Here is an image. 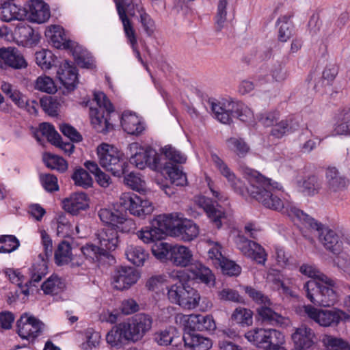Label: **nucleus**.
Returning <instances> with one entry per match:
<instances>
[{"label":"nucleus","instance_id":"nucleus-7","mask_svg":"<svg viewBox=\"0 0 350 350\" xmlns=\"http://www.w3.org/2000/svg\"><path fill=\"white\" fill-rule=\"evenodd\" d=\"M211 160L215 165V167L219 170L220 174L226 178L227 181L228 182L230 186L232 187V189L237 193L243 196L245 191V185L243 183L241 180L238 178L234 173L230 169V167L228 166V165L224 161L223 159H221L217 154L212 153L211 154ZM257 172L259 176H261L264 177L265 179L268 180L271 184L277 183V182L272 181L270 178H267L265 176H262L261 174H260L258 171L254 170L251 168H245V174L247 176V178L249 180L250 185L248 187L246 188V191L250 194V196L257 200L258 202H260L256 198L252 196L251 192L250 191V187L254 185L253 183L257 180L258 176H253L252 175V173L251 172ZM278 185H280L278 183ZM280 185L278 186V190L280 189ZM276 189H273V193L277 196L275 193V190Z\"/></svg>","mask_w":350,"mask_h":350},{"label":"nucleus","instance_id":"nucleus-9","mask_svg":"<svg viewBox=\"0 0 350 350\" xmlns=\"http://www.w3.org/2000/svg\"><path fill=\"white\" fill-rule=\"evenodd\" d=\"M167 289V295L170 301L184 309H194L199 304L200 300L199 293L189 285L178 282L171 285Z\"/></svg>","mask_w":350,"mask_h":350},{"label":"nucleus","instance_id":"nucleus-47","mask_svg":"<svg viewBox=\"0 0 350 350\" xmlns=\"http://www.w3.org/2000/svg\"><path fill=\"white\" fill-rule=\"evenodd\" d=\"M228 0H219L217 6V12L214 17L215 27L217 31H221L225 26L227 21L226 8Z\"/></svg>","mask_w":350,"mask_h":350},{"label":"nucleus","instance_id":"nucleus-38","mask_svg":"<svg viewBox=\"0 0 350 350\" xmlns=\"http://www.w3.org/2000/svg\"><path fill=\"white\" fill-rule=\"evenodd\" d=\"M42 258V260L40 262L34 263L30 268V280L27 281L25 283L26 287H28L29 284L30 285L35 286L36 283L39 282L42 278L47 273L48 267L42 254L39 255ZM22 293L25 295L29 294V289L26 288L22 290Z\"/></svg>","mask_w":350,"mask_h":350},{"label":"nucleus","instance_id":"nucleus-28","mask_svg":"<svg viewBox=\"0 0 350 350\" xmlns=\"http://www.w3.org/2000/svg\"><path fill=\"white\" fill-rule=\"evenodd\" d=\"M186 327L192 332L213 331L216 325L211 315L191 314L186 320Z\"/></svg>","mask_w":350,"mask_h":350},{"label":"nucleus","instance_id":"nucleus-24","mask_svg":"<svg viewBox=\"0 0 350 350\" xmlns=\"http://www.w3.org/2000/svg\"><path fill=\"white\" fill-rule=\"evenodd\" d=\"M168 260L176 267H187L193 263V256L188 247L174 245L171 246Z\"/></svg>","mask_w":350,"mask_h":350},{"label":"nucleus","instance_id":"nucleus-12","mask_svg":"<svg viewBox=\"0 0 350 350\" xmlns=\"http://www.w3.org/2000/svg\"><path fill=\"white\" fill-rule=\"evenodd\" d=\"M117 12L123 25L125 36L131 47L137 45V39L133 23L126 13L134 15V3L133 0H114Z\"/></svg>","mask_w":350,"mask_h":350},{"label":"nucleus","instance_id":"nucleus-5","mask_svg":"<svg viewBox=\"0 0 350 350\" xmlns=\"http://www.w3.org/2000/svg\"><path fill=\"white\" fill-rule=\"evenodd\" d=\"M304 289L307 298L316 306L330 307L338 301L335 283L331 279L310 280L304 284Z\"/></svg>","mask_w":350,"mask_h":350},{"label":"nucleus","instance_id":"nucleus-23","mask_svg":"<svg viewBox=\"0 0 350 350\" xmlns=\"http://www.w3.org/2000/svg\"><path fill=\"white\" fill-rule=\"evenodd\" d=\"M325 177L326 188L329 193L344 191L349 185V180L335 167H328L325 170Z\"/></svg>","mask_w":350,"mask_h":350},{"label":"nucleus","instance_id":"nucleus-56","mask_svg":"<svg viewBox=\"0 0 350 350\" xmlns=\"http://www.w3.org/2000/svg\"><path fill=\"white\" fill-rule=\"evenodd\" d=\"M81 251L85 258L92 261L99 260L101 256H106L103 248L92 243H87L81 248Z\"/></svg>","mask_w":350,"mask_h":350},{"label":"nucleus","instance_id":"nucleus-19","mask_svg":"<svg viewBox=\"0 0 350 350\" xmlns=\"http://www.w3.org/2000/svg\"><path fill=\"white\" fill-rule=\"evenodd\" d=\"M124 323L127 329L131 332V341L135 342L142 339L150 329L152 320L149 315L140 313Z\"/></svg>","mask_w":350,"mask_h":350},{"label":"nucleus","instance_id":"nucleus-1","mask_svg":"<svg viewBox=\"0 0 350 350\" xmlns=\"http://www.w3.org/2000/svg\"><path fill=\"white\" fill-rule=\"evenodd\" d=\"M250 172L252 173V175L258 176V179H256L254 185L250 187V191L260 203L267 208L279 211L288 215L292 220L297 219L303 224L316 230L318 232L319 241L326 250L334 254L340 252L342 243L335 231L319 223L303 211L297 208L292 202L282 200L278 196H275L273 193V189H278V183L271 184L268 180L259 176L257 172Z\"/></svg>","mask_w":350,"mask_h":350},{"label":"nucleus","instance_id":"nucleus-11","mask_svg":"<svg viewBox=\"0 0 350 350\" xmlns=\"http://www.w3.org/2000/svg\"><path fill=\"white\" fill-rule=\"evenodd\" d=\"M119 203L124 209L136 217L144 218L154 210L152 204L144 197L139 196L133 192L123 193L120 197Z\"/></svg>","mask_w":350,"mask_h":350},{"label":"nucleus","instance_id":"nucleus-25","mask_svg":"<svg viewBox=\"0 0 350 350\" xmlns=\"http://www.w3.org/2000/svg\"><path fill=\"white\" fill-rule=\"evenodd\" d=\"M292 340L296 350H307L314 344L315 334L311 328L301 325L292 334Z\"/></svg>","mask_w":350,"mask_h":350},{"label":"nucleus","instance_id":"nucleus-15","mask_svg":"<svg viewBox=\"0 0 350 350\" xmlns=\"http://www.w3.org/2000/svg\"><path fill=\"white\" fill-rule=\"evenodd\" d=\"M238 249L244 256L255 261L259 265H264L267 260V253L259 243L239 236L237 241Z\"/></svg>","mask_w":350,"mask_h":350},{"label":"nucleus","instance_id":"nucleus-30","mask_svg":"<svg viewBox=\"0 0 350 350\" xmlns=\"http://www.w3.org/2000/svg\"><path fill=\"white\" fill-rule=\"evenodd\" d=\"M107 342L112 347H121L125 342L131 340V332L127 329L125 323L114 326L106 336Z\"/></svg>","mask_w":350,"mask_h":350},{"label":"nucleus","instance_id":"nucleus-35","mask_svg":"<svg viewBox=\"0 0 350 350\" xmlns=\"http://www.w3.org/2000/svg\"><path fill=\"white\" fill-rule=\"evenodd\" d=\"M182 340L184 341L185 347L193 350H208L212 347L210 339L200 336L190 330L185 332Z\"/></svg>","mask_w":350,"mask_h":350},{"label":"nucleus","instance_id":"nucleus-52","mask_svg":"<svg viewBox=\"0 0 350 350\" xmlns=\"http://www.w3.org/2000/svg\"><path fill=\"white\" fill-rule=\"evenodd\" d=\"M15 33L18 35L22 41L35 43L38 40V34H36L33 28L28 25H18Z\"/></svg>","mask_w":350,"mask_h":350},{"label":"nucleus","instance_id":"nucleus-39","mask_svg":"<svg viewBox=\"0 0 350 350\" xmlns=\"http://www.w3.org/2000/svg\"><path fill=\"white\" fill-rule=\"evenodd\" d=\"M125 255L129 261L134 265L141 267L149 258V253L142 246L129 245L125 250Z\"/></svg>","mask_w":350,"mask_h":350},{"label":"nucleus","instance_id":"nucleus-16","mask_svg":"<svg viewBox=\"0 0 350 350\" xmlns=\"http://www.w3.org/2000/svg\"><path fill=\"white\" fill-rule=\"evenodd\" d=\"M306 314L321 326L337 325L345 312L342 310H322L308 305L304 307Z\"/></svg>","mask_w":350,"mask_h":350},{"label":"nucleus","instance_id":"nucleus-31","mask_svg":"<svg viewBox=\"0 0 350 350\" xmlns=\"http://www.w3.org/2000/svg\"><path fill=\"white\" fill-rule=\"evenodd\" d=\"M120 122L123 130L128 134L139 135L145 130L144 124L135 113H123Z\"/></svg>","mask_w":350,"mask_h":350},{"label":"nucleus","instance_id":"nucleus-3","mask_svg":"<svg viewBox=\"0 0 350 350\" xmlns=\"http://www.w3.org/2000/svg\"><path fill=\"white\" fill-rule=\"evenodd\" d=\"M98 215L103 223L111 226L102 229L97 234L99 246L107 256L108 252L114 250L118 245V231L129 233L136 228V225L132 219L127 218L126 214L117 209L100 208Z\"/></svg>","mask_w":350,"mask_h":350},{"label":"nucleus","instance_id":"nucleus-6","mask_svg":"<svg viewBox=\"0 0 350 350\" xmlns=\"http://www.w3.org/2000/svg\"><path fill=\"white\" fill-rule=\"evenodd\" d=\"M93 102L96 103V106L90 107L91 124L98 133L106 134L113 129L111 122L113 106L102 92H94Z\"/></svg>","mask_w":350,"mask_h":350},{"label":"nucleus","instance_id":"nucleus-44","mask_svg":"<svg viewBox=\"0 0 350 350\" xmlns=\"http://www.w3.org/2000/svg\"><path fill=\"white\" fill-rule=\"evenodd\" d=\"M64 287V282L56 275H52L42 284V291L47 295H57Z\"/></svg>","mask_w":350,"mask_h":350},{"label":"nucleus","instance_id":"nucleus-32","mask_svg":"<svg viewBox=\"0 0 350 350\" xmlns=\"http://www.w3.org/2000/svg\"><path fill=\"white\" fill-rule=\"evenodd\" d=\"M66 211L72 215H77L80 211L88 208L87 195L85 193H75L63 201Z\"/></svg>","mask_w":350,"mask_h":350},{"label":"nucleus","instance_id":"nucleus-17","mask_svg":"<svg viewBox=\"0 0 350 350\" xmlns=\"http://www.w3.org/2000/svg\"><path fill=\"white\" fill-rule=\"evenodd\" d=\"M197 204L206 213L212 224L217 228L222 226L223 220L226 215L224 209L212 199L200 196L196 200Z\"/></svg>","mask_w":350,"mask_h":350},{"label":"nucleus","instance_id":"nucleus-18","mask_svg":"<svg viewBox=\"0 0 350 350\" xmlns=\"http://www.w3.org/2000/svg\"><path fill=\"white\" fill-rule=\"evenodd\" d=\"M139 278L137 270L131 267H120L113 272L111 284L113 288L123 291L135 284Z\"/></svg>","mask_w":350,"mask_h":350},{"label":"nucleus","instance_id":"nucleus-43","mask_svg":"<svg viewBox=\"0 0 350 350\" xmlns=\"http://www.w3.org/2000/svg\"><path fill=\"white\" fill-rule=\"evenodd\" d=\"M231 320L241 326H250L253 323V312L248 308L237 307L231 315Z\"/></svg>","mask_w":350,"mask_h":350},{"label":"nucleus","instance_id":"nucleus-57","mask_svg":"<svg viewBox=\"0 0 350 350\" xmlns=\"http://www.w3.org/2000/svg\"><path fill=\"white\" fill-rule=\"evenodd\" d=\"M217 296L219 299L221 301L240 304L245 303L244 298L239 295L237 291L234 289L224 288L217 292Z\"/></svg>","mask_w":350,"mask_h":350},{"label":"nucleus","instance_id":"nucleus-45","mask_svg":"<svg viewBox=\"0 0 350 350\" xmlns=\"http://www.w3.org/2000/svg\"><path fill=\"white\" fill-rule=\"evenodd\" d=\"M307 133H310V136L313 135V133L311 130H308V127L305 131H303L299 136V140L300 142L304 141L303 143H300L299 148L302 153H310L314 150L318 145H319L322 141V139L316 137L315 139H306Z\"/></svg>","mask_w":350,"mask_h":350},{"label":"nucleus","instance_id":"nucleus-62","mask_svg":"<svg viewBox=\"0 0 350 350\" xmlns=\"http://www.w3.org/2000/svg\"><path fill=\"white\" fill-rule=\"evenodd\" d=\"M40 105L49 116H56L57 115L59 104L56 98L51 96H44L40 99Z\"/></svg>","mask_w":350,"mask_h":350},{"label":"nucleus","instance_id":"nucleus-40","mask_svg":"<svg viewBox=\"0 0 350 350\" xmlns=\"http://www.w3.org/2000/svg\"><path fill=\"white\" fill-rule=\"evenodd\" d=\"M163 170L170 178L172 184L181 187L187 184L186 174L176 165L167 163L163 167Z\"/></svg>","mask_w":350,"mask_h":350},{"label":"nucleus","instance_id":"nucleus-53","mask_svg":"<svg viewBox=\"0 0 350 350\" xmlns=\"http://www.w3.org/2000/svg\"><path fill=\"white\" fill-rule=\"evenodd\" d=\"M244 292L251 298L256 304L260 306L262 304H272L268 296L265 295L262 291H258L252 286H243Z\"/></svg>","mask_w":350,"mask_h":350},{"label":"nucleus","instance_id":"nucleus-21","mask_svg":"<svg viewBox=\"0 0 350 350\" xmlns=\"http://www.w3.org/2000/svg\"><path fill=\"white\" fill-rule=\"evenodd\" d=\"M156 224H154V219L152 222V226L150 227H146L145 228H142L137 232V237L142 240L144 243H152V254L157 258L161 260H168L170 256V250H171L172 245L168 244L167 243L163 242L162 240L164 238H161L156 239L153 238L152 240L149 241H145L144 239H142V232L150 231L156 228Z\"/></svg>","mask_w":350,"mask_h":350},{"label":"nucleus","instance_id":"nucleus-22","mask_svg":"<svg viewBox=\"0 0 350 350\" xmlns=\"http://www.w3.org/2000/svg\"><path fill=\"white\" fill-rule=\"evenodd\" d=\"M188 278L208 286L215 284V277L212 271L199 261L193 262L187 269Z\"/></svg>","mask_w":350,"mask_h":350},{"label":"nucleus","instance_id":"nucleus-14","mask_svg":"<svg viewBox=\"0 0 350 350\" xmlns=\"http://www.w3.org/2000/svg\"><path fill=\"white\" fill-rule=\"evenodd\" d=\"M245 337L258 348L265 350L271 345H277L282 339V334L275 329L254 328L247 332Z\"/></svg>","mask_w":350,"mask_h":350},{"label":"nucleus","instance_id":"nucleus-50","mask_svg":"<svg viewBox=\"0 0 350 350\" xmlns=\"http://www.w3.org/2000/svg\"><path fill=\"white\" fill-rule=\"evenodd\" d=\"M226 142L229 149L239 157H244L250 151V146L242 138L230 137Z\"/></svg>","mask_w":350,"mask_h":350},{"label":"nucleus","instance_id":"nucleus-20","mask_svg":"<svg viewBox=\"0 0 350 350\" xmlns=\"http://www.w3.org/2000/svg\"><path fill=\"white\" fill-rule=\"evenodd\" d=\"M27 66V62L18 50L14 47H0V68L21 69Z\"/></svg>","mask_w":350,"mask_h":350},{"label":"nucleus","instance_id":"nucleus-10","mask_svg":"<svg viewBox=\"0 0 350 350\" xmlns=\"http://www.w3.org/2000/svg\"><path fill=\"white\" fill-rule=\"evenodd\" d=\"M132 154L129 162L139 170H144L146 167L153 170H159L162 168L161 156L156 150L150 147H142L138 143H132L129 146Z\"/></svg>","mask_w":350,"mask_h":350},{"label":"nucleus","instance_id":"nucleus-37","mask_svg":"<svg viewBox=\"0 0 350 350\" xmlns=\"http://www.w3.org/2000/svg\"><path fill=\"white\" fill-rule=\"evenodd\" d=\"M299 120L297 118L291 117L282 120L273 125L271 129V135L276 138H281L285 134L291 133L298 129Z\"/></svg>","mask_w":350,"mask_h":350},{"label":"nucleus","instance_id":"nucleus-49","mask_svg":"<svg viewBox=\"0 0 350 350\" xmlns=\"http://www.w3.org/2000/svg\"><path fill=\"white\" fill-rule=\"evenodd\" d=\"M135 10L139 14L140 22L144 30L148 36H150L153 33L154 29V21L152 19L150 16L145 12L144 8L140 4H134V11Z\"/></svg>","mask_w":350,"mask_h":350},{"label":"nucleus","instance_id":"nucleus-61","mask_svg":"<svg viewBox=\"0 0 350 350\" xmlns=\"http://www.w3.org/2000/svg\"><path fill=\"white\" fill-rule=\"evenodd\" d=\"M162 153L167 159L176 163H184L187 160V157L184 154L171 145L163 147Z\"/></svg>","mask_w":350,"mask_h":350},{"label":"nucleus","instance_id":"nucleus-13","mask_svg":"<svg viewBox=\"0 0 350 350\" xmlns=\"http://www.w3.org/2000/svg\"><path fill=\"white\" fill-rule=\"evenodd\" d=\"M44 323L28 313L21 314L16 321V332L22 339L34 340L42 332Z\"/></svg>","mask_w":350,"mask_h":350},{"label":"nucleus","instance_id":"nucleus-41","mask_svg":"<svg viewBox=\"0 0 350 350\" xmlns=\"http://www.w3.org/2000/svg\"><path fill=\"white\" fill-rule=\"evenodd\" d=\"M336 122L334 132L336 135H350V116L342 109H338L335 115Z\"/></svg>","mask_w":350,"mask_h":350},{"label":"nucleus","instance_id":"nucleus-64","mask_svg":"<svg viewBox=\"0 0 350 350\" xmlns=\"http://www.w3.org/2000/svg\"><path fill=\"white\" fill-rule=\"evenodd\" d=\"M40 131L42 135L45 136L53 144L58 142V139H61L59 134L55 131L54 126L49 123L40 124Z\"/></svg>","mask_w":350,"mask_h":350},{"label":"nucleus","instance_id":"nucleus-55","mask_svg":"<svg viewBox=\"0 0 350 350\" xmlns=\"http://www.w3.org/2000/svg\"><path fill=\"white\" fill-rule=\"evenodd\" d=\"M18 239L14 235L0 236V252L10 253L19 247Z\"/></svg>","mask_w":350,"mask_h":350},{"label":"nucleus","instance_id":"nucleus-63","mask_svg":"<svg viewBox=\"0 0 350 350\" xmlns=\"http://www.w3.org/2000/svg\"><path fill=\"white\" fill-rule=\"evenodd\" d=\"M324 343L328 350H350V345L342 338L327 336Z\"/></svg>","mask_w":350,"mask_h":350},{"label":"nucleus","instance_id":"nucleus-8","mask_svg":"<svg viewBox=\"0 0 350 350\" xmlns=\"http://www.w3.org/2000/svg\"><path fill=\"white\" fill-rule=\"evenodd\" d=\"M97 154L101 167L111 172L113 176L120 177L129 172V164L116 148L102 144L97 148Z\"/></svg>","mask_w":350,"mask_h":350},{"label":"nucleus","instance_id":"nucleus-48","mask_svg":"<svg viewBox=\"0 0 350 350\" xmlns=\"http://www.w3.org/2000/svg\"><path fill=\"white\" fill-rule=\"evenodd\" d=\"M321 186V179L316 175H310L303 181V192L308 196H314L319 192Z\"/></svg>","mask_w":350,"mask_h":350},{"label":"nucleus","instance_id":"nucleus-4","mask_svg":"<svg viewBox=\"0 0 350 350\" xmlns=\"http://www.w3.org/2000/svg\"><path fill=\"white\" fill-rule=\"evenodd\" d=\"M44 34L54 47L69 49L79 66L85 68L93 67L94 59L91 54L77 43L67 39L61 26L51 25L46 29Z\"/></svg>","mask_w":350,"mask_h":350},{"label":"nucleus","instance_id":"nucleus-54","mask_svg":"<svg viewBox=\"0 0 350 350\" xmlns=\"http://www.w3.org/2000/svg\"><path fill=\"white\" fill-rule=\"evenodd\" d=\"M72 179L76 185L83 188H88L92 185V177L85 170L81 167L76 169L72 175Z\"/></svg>","mask_w":350,"mask_h":350},{"label":"nucleus","instance_id":"nucleus-46","mask_svg":"<svg viewBox=\"0 0 350 350\" xmlns=\"http://www.w3.org/2000/svg\"><path fill=\"white\" fill-rule=\"evenodd\" d=\"M71 256V246L70 243L66 241L60 242L57 250L55 251V263L59 266L68 264Z\"/></svg>","mask_w":350,"mask_h":350},{"label":"nucleus","instance_id":"nucleus-27","mask_svg":"<svg viewBox=\"0 0 350 350\" xmlns=\"http://www.w3.org/2000/svg\"><path fill=\"white\" fill-rule=\"evenodd\" d=\"M237 102L224 100L211 103V110L215 118L223 124H230L232 122L233 109L237 107Z\"/></svg>","mask_w":350,"mask_h":350},{"label":"nucleus","instance_id":"nucleus-51","mask_svg":"<svg viewBox=\"0 0 350 350\" xmlns=\"http://www.w3.org/2000/svg\"><path fill=\"white\" fill-rule=\"evenodd\" d=\"M44 161L47 167L64 172L68 169V164L62 157L47 154L44 157Z\"/></svg>","mask_w":350,"mask_h":350},{"label":"nucleus","instance_id":"nucleus-33","mask_svg":"<svg viewBox=\"0 0 350 350\" xmlns=\"http://www.w3.org/2000/svg\"><path fill=\"white\" fill-rule=\"evenodd\" d=\"M25 16L26 10L12 1H5L0 7V19L3 21H21Z\"/></svg>","mask_w":350,"mask_h":350},{"label":"nucleus","instance_id":"nucleus-59","mask_svg":"<svg viewBox=\"0 0 350 350\" xmlns=\"http://www.w3.org/2000/svg\"><path fill=\"white\" fill-rule=\"evenodd\" d=\"M35 89L48 94H53L57 91L53 80L47 76H40L37 78Z\"/></svg>","mask_w":350,"mask_h":350},{"label":"nucleus","instance_id":"nucleus-26","mask_svg":"<svg viewBox=\"0 0 350 350\" xmlns=\"http://www.w3.org/2000/svg\"><path fill=\"white\" fill-rule=\"evenodd\" d=\"M57 77L60 83L68 90H73L77 83L76 68L65 60L57 70Z\"/></svg>","mask_w":350,"mask_h":350},{"label":"nucleus","instance_id":"nucleus-42","mask_svg":"<svg viewBox=\"0 0 350 350\" xmlns=\"http://www.w3.org/2000/svg\"><path fill=\"white\" fill-rule=\"evenodd\" d=\"M292 15H284L277 20L280 25L278 30V39L280 42H286L293 35V25L290 21Z\"/></svg>","mask_w":350,"mask_h":350},{"label":"nucleus","instance_id":"nucleus-60","mask_svg":"<svg viewBox=\"0 0 350 350\" xmlns=\"http://www.w3.org/2000/svg\"><path fill=\"white\" fill-rule=\"evenodd\" d=\"M124 183L133 190L141 192L145 190V182L139 174L130 172L124 176Z\"/></svg>","mask_w":350,"mask_h":350},{"label":"nucleus","instance_id":"nucleus-58","mask_svg":"<svg viewBox=\"0 0 350 350\" xmlns=\"http://www.w3.org/2000/svg\"><path fill=\"white\" fill-rule=\"evenodd\" d=\"M36 64L42 69H50L54 64L53 53L49 50H42L35 54Z\"/></svg>","mask_w":350,"mask_h":350},{"label":"nucleus","instance_id":"nucleus-29","mask_svg":"<svg viewBox=\"0 0 350 350\" xmlns=\"http://www.w3.org/2000/svg\"><path fill=\"white\" fill-rule=\"evenodd\" d=\"M154 340L160 346L171 345L170 350H178L182 346L181 340L176 336V328L173 327L156 332Z\"/></svg>","mask_w":350,"mask_h":350},{"label":"nucleus","instance_id":"nucleus-34","mask_svg":"<svg viewBox=\"0 0 350 350\" xmlns=\"http://www.w3.org/2000/svg\"><path fill=\"white\" fill-rule=\"evenodd\" d=\"M29 13L31 21L37 23H44L50 17L49 8L42 0H31Z\"/></svg>","mask_w":350,"mask_h":350},{"label":"nucleus","instance_id":"nucleus-2","mask_svg":"<svg viewBox=\"0 0 350 350\" xmlns=\"http://www.w3.org/2000/svg\"><path fill=\"white\" fill-rule=\"evenodd\" d=\"M179 215L171 213L159 215L154 218L156 228L150 231L142 232V238L149 241L153 238H165L167 234L184 242H190L199 234V227L193 221L179 218Z\"/></svg>","mask_w":350,"mask_h":350},{"label":"nucleus","instance_id":"nucleus-36","mask_svg":"<svg viewBox=\"0 0 350 350\" xmlns=\"http://www.w3.org/2000/svg\"><path fill=\"white\" fill-rule=\"evenodd\" d=\"M272 304H262L257 310L256 319L264 324L278 325L283 323L282 315L271 308Z\"/></svg>","mask_w":350,"mask_h":350}]
</instances>
